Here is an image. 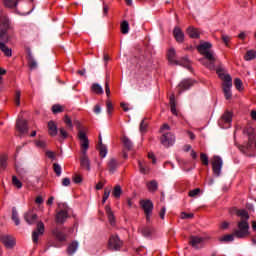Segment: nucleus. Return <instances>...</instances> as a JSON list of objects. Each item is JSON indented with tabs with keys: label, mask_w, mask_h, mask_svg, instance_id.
I'll list each match as a JSON object with an SVG mask.
<instances>
[{
	"label": "nucleus",
	"mask_w": 256,
	"mask_h": 256,
	"mask_svg": "<svg viewBox=\"0 0 256 256\" xmlns=\"http://www.w3.org/2000/svg\"><path fill=\"white\" fill-rule=\"evenodd\" d=\"M212 47H213V44H211V42L205 41L199 44V46H197V50L201 55L204 56V58L200 60L201 64L204 65L209 70L217 71L218 69H216V66H215L216 54L214 50H211Z\"/></svg>",
	"instance_id": "nucleus-1"
},
{
	"label": "nucleus",
	"mask_w": 256,
	"mask_h": 256,
	"mask_svg": "<svg viewBox=\"0 0 256 256\" xmlns=\"http://www.w3.org/2000/svg\"><path fill=\"white\" fill-rule=\"evenodd\" d=\"M236 215L240 217L241 220L238 221V229H235L234 234L236 235V238L243 239L249 234V214L246 210L240 209L236 210Z\"/></svg>",
	"instance_id": "nucleus-2"
},
{
	"label": "nucleus",
	"mask_w": 256,
	"mask_h": 256,
	"mask_svg": "<svg viewBox=\"0 0 256 256\" xmlns=\"http://www.w3.org/2000/svg\"><path fill=\"white\" fill-rule=\"evenodd\" d=\"M217 75L221 80H223L222 90L226 100H231L233 98V93H231V87H233V79L231 75H225V69L220 66L217 68Z\"/></svg>",
	"instance_id": "nucleus-3"
},
{
	"label": "nucleus",
	"mask_w": 256,
	"mask_h": 256,
	"mask_svg": "<svg viewBox=\"0 0 256 256\" xmlns=\"http://www.w3.org/2000/svg\"><path fill=\"white\" fill-rule=\"evenodd\" d=\"M243 133L248 136V142L246 145H238V149L243 155L251 157L249 153L254 149L255 130L252 127H247L243 130Z\"/></svg>",
	"instance_id": "nucleus-4"
},
{
	"label": "nucleus",
	"mask_w": 256,
	"mask_h": 256,
	"mask_svg": "<svg viewBox=\"0 0 256 256\" xmlns=\"http://www.w3.org/2000/svg\"><path fill=\"white\" fill-rule=\"evenodd\" d=\"M175 57H176V52H175L174 48H170L167 53L168 62L171 65L182 66L183 68L187 69L188 71H192V66H191V62H190L189 58H186V56H185L184 58H181L180 60H175Z\"/></svg>",
	"instance_id": "nucleus-5"
},
{
	"label": "nucleus",
	"mask_w": 256,
	"mask_h": 256,
	"mask_svg": "<svg viewBox=\"0 0 256 256\" xmlns=\"http://www.w3.org/2000/svg\"><path fill=\"white\" fill-rule=\"evenodd\" d=\"M175 141H176V137L171 132L162 133V136L160 137L161 145H163V147H166V148L172 147Z\"/></svg>",
	"instance_id": "nucleus-6"
},
{
	"label": "nucleus",
	"mask_w": 256,
	"mask_h": 256,
	"mask_svg": "<svg viewBox=\"0 0 256 256\" xmlns=\"http://www.w3.org/2000/svg\"><path fill=\"white\" fill-rule=\"evenodd\" d=\"M140 206H142V210L144 211L146 221H150V216L154 209V204L151 200H140Z\"/></svg>",
	"instance_id": "nucleus-7"
},
{
	"label": "nucleus",
	"mask_w": 256,
	"mask_h": 256,
	"mask_svg": "<svg viewBox=\"0 0 256 256\" xmlns=\"http://www.w3.org/2000/svg\"><path fill=\"white\" fill-rule=\"evenodd\" d=\"M123 246V241L120 239L118 235H111L109 239L108 248L111 251H119Z\"/></svg>",
	"instance_id": "nucleus-8"
},
{
	"label": "nucleus",
	"mask_w": 256,
	"mask_h": 256,
	"mask_svg": "<svg viewBox=\"0 0 256 256\" xmlns=\"http://www.w3.org/2000/svg\"><path fill=\"white\" fill-rule=\"evenodd\" d=\"M45 227L43 221H36V229L33 231V244L36 245L39 242V238L43 236Z\"/></svg>",
	"instance_id": "nucleus-9"
},
{
	"label": "nucleus",
	"mask_w": 256,
	"mask_h": 256,
	"mask_svg": "<svg viewBox=\"0 0 256 256\" xmlns=\"http://www.w3.org/2000/svg\"><path fill=\"white\" fill-rule=\"evenodd\" d=\"M212 169L213 173L217 176H221V172L223 169V159L220 156H214L212 161Z\"/></svg>",
	"instance_id": "nucleus-10"
},
{
	"label": "nucleus",
	"mask_w": 256,
	"mask_h": 256,
	"mask_svg": "<svg viewBox=\"0 0 256 256\" xmlns=\"http://www.w3.org/2000/svg\"><path fill=\"white\" fill-rule=\"evenodd\" d=\"M16 129L22 135H24L25 133H28L29 132V125H28L27 120H25L23 118H18L16 120Z\"/></svg>",
	"instance_id": "nucleus-11"
},
{
	"label": "nucleus",
	"mask_w": 256,
	"mask_h": 256,
	"mask_svg": "<svg viewBox=\"0 0 256 256\" xmlns=\"http://www.w3.org/2000/svg\"><path fill=\"white\" fill-rule=\"evenodd\" d=\"M78 137L81 143L82 155H85V153H87V150L89 149V140L86 134L81 130H79Z\"/></svg>",
	"instance_id": "nucleus-12"
},
{
	"label": "nucleus",
	"mask_w": 256,
	"mask_h": 256,
	"mask_svg": "<svg viewBox=\"0 0 256 256\" xmlns=\"http://www.w3.org/2000/svg\"><path fill=\"white\" fill-rule=\"evenodd\" d=\"M11 29V22L9 21V18L7 15L3 13V11L0 12V31H9Z\"/></svg>",
	"instance_id": "nucleus-13"
},
{
	"label": "nucleus",
	"mask_w": 256,
	"mask_h": 256,
	"mask_svg": "<svg viewBox=\"0 0 256 256\" xmlns=\"http://www.w3.org/2000/svg\"><path fill=\"white\" fill-rule=\"evenodd\" d=\"M64 209H61L60 211L57 212L55 220L57 224H64L66 219L69 218L68 212H67V207L65 204H63Z\"/></svg>",
	"instance_id": "nucleus-14"
},
{
	"label": "nucleus",
	"mask_w": 256,
	"mask_h": 256,
	"mask_svg": "<svg viewBox=\"0 0 256 256\" xmlns=\"http://www.w3.org/2000/svg\"><path fill=\"white\" fill-rule=\"evenodd\" d=\"M0 241L7 249H13L15 247V238L9 235L0 236Z\"/></svg>",
	"instance_id": "nucleus-15"
},
{
	"label": "nucleus",
	"mask_w": 256,
	"mask_h": 256,
	"mask_svg": "<svg viewBox=\"0 0 256 256\" xmlns=\"http://www.w3.org/2000/svg\"><path fill=\"white\" fill-rule=\"evenodd\" d=\"M195 84V81L193 80H183L179 85H178V93L182 94V92L189 90L191 87H193Z\"/></svg>",
	"instance_id": "nucleus-16"
},
{
	"label": "nucleus",
	"mask_w": 256,
	"mask_h": 256,
	"mask_svg": "<svg viewBox=\"0 0 256 256\" xmlns=\"http://www.w3.org/2000/svg\"><path fill=\"white\" fill-rule=\"evenodd\" d=\"M138 232H140L144 238H151L155 232V229L151 226H142L138 228Z\"/></svg>",
	"instance_id": "nucleus-17"
},
{
	"label": "nucleus",
	"mask_w": 256,
	"mask_h": 256,
	"mask_svg": "<svg viewBox=\"0 0 256 256\" xmlns=\"http://www.w3.org/2000/svg\"><path fill=\"white\" fill-rule=\"evenodd\" d=\"M173 36L175 38V40L178 42V43H183L184 42V32L181 30L180 27L178 26H175L174 29H173Z\"/></svg>",
	"instance_id": "nucleus-18"
},
{
	"label": "nucleus",
	"mask_w": 256,
	"mask_h": 256,
	"mask_svg": "<svg viewBox=\"0 0 256 256\" xmlns=\"http://www.w3.org/2000/svg\"><path fill=\"white\" fill-rule=\"evenodd\" d=\"M205 241L204 237H199V236H190L189 238V243L191 244L192 247L198 249L199 245Z\"/></svg>",
	"instance_id": "nucleus-19"
},
{
	"label": "nucleus",
	"mask_w": 256,
	"mask_h": 256,
	"mask_svg": "<svg viewBox=\"0 0 256 256\" xmlns=\"http://www.w3.org/2000/svg\"><path fill=\"white\" fill-rule=\"evenodd\" d=\"M80 164L83 169H86L88 172H90V170H91L90 160L87 156V153L82 154V156L80 158Z\"/></svg>",
	"instance_id": "nucleus-20"
},
{
	"label": "nucleus",
	"mask_w": 256,
	"mask_h": 256,
	"mask_svg": "<svg viewBox=\"0 0 256 256\" xmlns=\"http://www.w3.org/2000/svg\"><path fill=\"white\" fill-rule=\"evenodd\" d=\"M52 234L59 242H64L66 240V235L59 228H54Z\"/></svg>",
	"instance_id": "nucleus-21"
},
{
	"label": "nucleus",
	"mask_w": 256,
	"mask_h": 256,
	"mask_svg": "<svg viewBox=\"0 0 256 256\" xmlns=\"http://www.w3.org/2000/svg\"><path fill=\"white\" fill-rule=\"evenodd\" d=\"M187 34L192 39H199L200 38V31L197 28L192 27V26H189L187 28Z\"/></svg>",
	"instance_id": "nucleus-22"
},
{
	"label": "nucleus",
	"mask_w": 256,
	"mask_h": 256,
	"mask_svg": "<svg viewBox=\"0 0 256 256\" xmlns=\"http://www.w3.org/2000/svg\"><path fill=\"white\" fill-rule=\"evenodd\" d=\"M235 237H237V235L235 234V229H234V232L232 234H226L222 237L219 238V241L221 243H229V242H233L235 241Z\"/></svg>",
	"instance_id": "nucleus-23"
},
{
	"label": "nucleus",
	"mask_w": 256,
	"mask_h": 256,
	"mask_svg": "<svg viewBox=\"0 0 256 256\" xmlns=\"http://www.w3.org/2000/svg\"><path fill=\"white\" fill-rule=\"evenodd\" d=\"M119 166L118 161L115 158H111L108 162V169L111 174H114Z\"/></svg>",
	"instance_id": "nucleus-24"
},
{
	"label": "nucleus",
	"mask_w": 256,
	"mask_h": 256,
	"mask_svg": "<svg viewBox=\"0 0 256 256\" xmlns=\"http://www.w3.org/2000/svg\"><path fill=\"white\" fill-rule=\"evenodd\" d=\"M48 133L52 137L56 136L58 133L57 125L55 124L54 121H49L48 122Z\"/></svg>",
	"instance_id": "nucleus-25"
},
{
	"label": "nucleus",
	"mask_w": 256,
	"mask_h": 256,
	"mask_svg": "<svg viewBox=\"0 0 256 256\" xmlns=\"http://www.w3.org/2000/svg\"><path fill=\"white\" fill-rule=\"evenodd\" d=\"M24 221L28 224V225H33V209H28L25 213H24Z\"/></svg>",
	"instance_id": "nucleus-26"
},
{
	"label": "nucleus",
	"mask_w": 256,
	"mask_h": 256,
	"mask_svg": "<svg viewBox=\"0 0 256 256\" xmlns=\"http://www.w3.org/2000/svg\"><path fill=\"white\" fill-rule=\"evenodd\" d=\"M169 104H170L171 113L174 114L175 116H178V112H177V109H176L175 95H171L169 97Z\"/></svg>",
	"instance_id": "nucleus-27"
},
{
	"label": "nucleus",
	"mask_w": 256,
	"mask_h": 256,
	"mask_svg": "<svg viewBox=\"0 0 256 256\" xmlns=\"http://www.w3.org/2000/svg\"><path fill=\"white\" fill-rule=\"evenodd\" d=\"M25 51L28 59L30 69H33V54L31 53V46L25 45Z\"/></svg>",
	"instance_id": "nucleus-28"
},
{
	"label": "nucleus",
	"mask_w": 256,
	"mask_h": 256,
	"mask_svg": "<svg viewBox=\"0 0 256 256\" xmlns=\"http://www.w3.org/2000/svg\"><path fill=\"white\" fill-rule=\"evenodd\" d=\"M77 249H78V242L72 241L71 244H69V246L67 248L68 255L73 256L74 253L77 251Z\"/></svg>",
	"instance_id": "nucleus-29"
},
{
	"label": "nucleus",
	"mask_w": 256,
	"mask_h": 256,
	"mask_svg": "<svg viewBox=\"0 0 256 256\" xmlns=\"http://www.w3.org/2000/svg\"><path fill=\"white\" fill-rule=\"evenodd\" d=\"M9 43V34L3 30H0V46L7 45Z\"/></svg>",
	"instance_id": "nucleus-30"
},
{
	"label": "nucleus",
	"mask_w": 256,
	"mask_h": 256,
	"mask_svg": "<svg viewBox=\"0 0 256 256\" xmlns=\"http://www.w3.org/2000/svg\"><path fill=\"white\" fill-rule=\"evenodd\" d=\"M2 53H4L5 57H12L13 50L7 46V44H2L0 46Z\"/></svg>",
	"instance_id": "nucleus-31"
},
{
	"label": "nucleus",
	"mask_w": 256,
	"mask_h": 256,
	"mask_svg": "<svg viewBox=\"0 0 256 256\" xmlns=\"http://www.w3.org/2000/svg\"><path fill=\"white\" fill-rule=\"evenodd\" d=\"M12 221H14L15 225H21V220L19 219V212L16 207L12 208Z\"/></svg>",
	"instance_id": "nucleus-32"
},
{
	"label": "nucleus",
	"mask_w": 256,
	"mask_h": 256,
	"mask_svg": "<svg viewBox=\"0 0 256 256\" xmlns=\"http://www.w3.org/2000/svg\"><path fill=\"white\" fill-rule=\"evenodd\" d=\"M106 213L108 215V219H109V222L112 226L115 225V216H114V213L112 212L110 206H106Z\"/></svg>",
	"instance_id": "nucleus-33"
},
{
	"label": "nucleus",
	"mask_w": 256,
	"mask_h": 256,
	"mask_svg": "<svg viewBox=\"0 0 256 256\" xmlns=\"http://www.w3.org/2000/svg\"><path fill=\"white\" fill-rule=\"evenodd\" d=\"M8 159H9V157H7V155H5V154L0 156V169H2V171H5L7 169Z\"/></svg>",
	"instance_id": "nucleus-34"
},
{
	"label": "nucleus",
	"mask_w": 256,
	"mask_h": 256,
	"mask_svg": "<svg viewBox=\"0 0 256 256\" xmlns=\"http://www.w3.org/2000/svg\"><path fill=\"white\" fill-rule=\"evenodd\" d=\"M147 189L150 192H156L158 190V182L156 180H151L147 183Z\"/></svg>",
	"instance_id": "nucleus-35"
},
{
	"label": "nucleus",
	"mask_w": 256,
	"mask_h": 256,
	"mask_svg": "<svg viewBox=\"0 0 256 256\" xmlns=\"http://www.w3.org/2000/svg\"><path fill=\"white\" fill-rule=\"evenodd\" d=\"M3 3L8 9H13L14 7H17L19 0H3Z\"/></svg>",
	"instance_id": "nucleus-36"
},
{
	"label": "nucleus",
	"mask_w": 256,
	"mask_h": 256,
	"mask_svg": "<svg viewBox=\"0 0 256 256\" xmlns=\"http://www.w3.org/2000/svg\"><path fill=\"white\" fill-rule=\"evenodd\" d=\"M122 143H124V147L128 149V151H131L133 149V142L126 136L122 138Z\"/></svg>",
	"instance_id": "nucleus-37"
},
{
	"label": "nucleus",
	"mask_w": 256,
	"mask_h": 256,
	"mask_svg": "<svg viewBox=\"0 0 256 256\" xmlns=\"http://www.w3.org/2000/svg\"><path fill=\"white\" fill-rule=\"evenodd\" d=\"M244 59L246 61H252L254 59H256V52L255 50H248V52H246Z\"/></svg>",
	"instance_id": "nucleus-38"
},
{
	"label": "nucleus",
	"mask_w": 256,
	"mask_h": 256,
	"mask_svg": "<svg viewBox=\"0 0 256 256\" xmlns=\"http://www.w3.org/2000/svg\"><path fill=\"white\" fill-rule=\"evenodd\" d=\"M15 169L19 175H25V173H27L25 168H23V164H21L20 162H15Z\"/></svg>",
	"instance_id": "nucleus-39"
},
{
	"label": "nucleus",
	"mask_w": 256,
	"mask_h": 256,
	"mask_svg": "<svg viewBox=\"0 0 256 256\" xmlns=\"http://www.w3.org/2000/svg\"><path fill=\"white\" fill-rule=\"evenodd\" d=\"M222 120L225 123H231L233 121V114L229 111H226L224 115L222 116Z\"/></svg>",
	"instance_id": "nucleus-40"
},
{
	"label": "nucleus",
	"mask_w": 256,
	"mask_h": 256,
	"mask_svg": "<svg viewBox=\"0 0 256 256\" xmlns=\"http://www.w3.org/2000/svg\"><path fill=\"white\" fill-rule=\"evenodd\" d=\"M121 31L124 35L129 33V22L127 20L122 21Z\"/></svg>",
	"instance_id": "nucleus-41"
},
{
	"label": "nucleus",
	"mask_w": 256,
	"mask_h": 256,
	"mask_svg": "<svg viewBox=\"0 0 256 256\" xmlns=\"http://www.w3.org/2000/svg\"><path fill=\"white\" fill-rule=\"evenodd\" d=\"M121 194H122L121 186L120 185H116L114 190H113V196L116 199H119L121 197Z\"/></svg>",
	"instance_id": "nucleus-42"
},
{
	"label": "nucleus",
	"mask_w": 256,
	"mask_h": 256,
	"mask_svg": "<svg viewBox=\"0 0 256 256\" xmlns=\"http://www.w3.org/2000/svg\"><path fill=\"white\" fill-rule=\"evenodd\" d=\"M12 185H14V187L17 189H21V187H23V183L17 179V176H12Z\"/></svg>",
	"instance_id": "nucleus-43"
},
{
	"label": "nucleus",
	"mask_w": 256,
	"mask_h": 256,
	"mask_svg": "<svg viewBox=\"0 0 256 256\" xmlns=\"http://www.w3.org/2000/svg\"><path fill=\"white\" fill-rule=\"evenodd\" d=\"M98 149L100 151V155L104 158L106 157L108 150H107V146L104 144H100L98 145Z\"/></svg>",
	"instance_id": "nucleus-44"
},
{
	"label": "nucleus",
	"mask_w": 256,
	"mask_h": 256,
	"mask_svg": "<svg viewBox=\"0 0 256 256\" xmlns=\"http://www.w3.org/2000/svg\"><path fill=\"white\" fill-rule=\"evenodd\" d=\"M34 144L36 147H38V149H45L46 147V142L42 139H36L34 141Z\"/></svg>",
	"instance_id": "nucleus-45"
},
{
	"label": "nucleus",
	"mask_w": 256,
	"mask_h": 256,
	"mask_svg": "<svg viewBox=\"0 0 256 256\" xmlns=\"http://www.w3.org/2000/svg\"><path fill=\"white\" fill-rule=\"evenodd\" d=\"M92 91L95 92L96 94H103L104 93L103 88L97 83L92 85Z\"/></svg>",
	"instance_id": "nucleus-46"
},
{
	"label": "nucleus",
	"mask_w": 256,
	"mask_h": 256,
	"mask_svg": "<svg viewBox=\"0 0 256 256\" xmlns=\"http://www.w3.org/2000/svg\"><path fill=\"white\" fill-rule=\"evenodd\" d=\"M53 170H54V173L56 174L57 177L61 176L62 168L58 163L53 164Z\"/></svg>",
	"instance_id": "nucleus-47"
},
{
	"label": "nucleus",
	"mask_w": 256,
	"mask_h": 256,
	"mask_svg": "<svg viewBox=\"0 0 256 256\" xmlns=\"http://www.w3.org/2000/svg\"><path fill=\"white\" fill-rule=\"evenodd\" d=\"M200 160L203 163L204 166H209V157L205 153L200 154Z\"/></svg>",
	"instance_id": "nucleus-48"
},
{
	"label": "nucleus",
	"mask_w": 256,
	"mask_h": 256,
	"mask_svg": "<svg viewBox=\"0 0 256 256\" xmlns=\"http://www.w3.org/2000/svg\"><path fill=\"white\" fill-rule=\"evenodd\" d=\"M51 110L54 114H57V113L63 112L64 108L59 104H55V105L52 106Z\"/></svg>",
	"instance_id": "nucleus-49"
},
{
	"label": "nucleus",
	"mask_w": 256,
	"mask_h": 256,
	"mask_svg": "<svg viewBox=\"0 0 256 256\" xmlns=\"http://www.w3.org/2000/svg\"><path fill=\"white\" fill-rule=\"evenodd\" d=\"M138 167L140 168V173L146 175L149 173V168L145 167L142 162H138Z\"/></svg>",
	"instance_id": "nucleus-50"
},
{
	"label": "nucleus",
	"mask_w": 256,
	"mask_h": 256,
	"mask_svg": "<svg viewBox=\"0 0 256 256\" xmlns=\"http://www.w3.org/2000/svg\"><path fill=\"white\" fill-rule=\"evenodd\" d=\"M234 85H235L237 90H239V91L243 90V82L241 81V79L236 78L234 80Z\"/></svg>",
	"instance_id": "nucleus-51"
},
{
	"label": "nucleus",
	"mask_w": 256,
	"mask_h": 256,
	"mask_svg": "<svg viewBox=\"0 0 256 256\" xmlns=\"http://www.w3.org/2000/svg\"><path fill=\"white\" fill-rule=\"evenodd\" d=\"M110 194H111V189L110 188H105L104 195H103V200H102L103 204L106 203V201L110 197Z\"/></svg>",
	"instance_id": "nucleus-52"
},
{
	"label": "nucleus",
	"mask_w": 256,
	"mask_h": 256,
	"mask_svg": "<svg viewBox=\"0 0 256 256\" xmlns=\"http://www.w3.org/2000/svg\"><path fill=\"white\" fill-rule=\"evenodd\" d=\"M200 193H201V189H200V188H196V189L190 190V191H189V197L195 198V197H197Z\"/></svg>",
	"instance_id": "nucleus-53"
},
{
	"label": "nucleus",
	"mask_w": 256,
	"mask_h": 256,
	"mask_svg": "<svg viewBox=\"0 0 256 256\" xmlns=\"http://www.w3.org/2000/svg\"><path fill=\"white\" fill-rule=\"evenodd\" d=\"M147 127H148V123L146 122V118H144L142 122H140V132L142 133L145 132Z\"/></svg>",
	"instance_id": "nucleus-54"
},
{
	"label": "nucleus",
	"mask_w": 256,
	"mask_h": 256,
	"mask_svg": "<svg viewBox=\"0 0 256 256\" xmlns=\"http://www.w3.org/2000/svg\"><path fill=\"white\" fill-rule=\"evenodd\" d=\"M17 107L21 105V91H16L15 99H14Z\"/></svg>",
	"instance_id": "nucleus-55"
},
{
	"label": "nucleus",
	"mask_w": 256,
	"mask_h": 256,
	"mask_svg": "<svg viewBox=\"0 0 256 256\" xmlns=\"http://www.w3.org/2000/svg\"><path fill=\"white\" fill-rule=\"evenodd\" d=\"M64 122H65V124L67 125V127H68L69 129H72V128H73L72 120L70 119V117H69L68 115H66V116L64 117Z\"/></svg>",
	"instance_id": "nucleus-56"
},
{
	"label": "nucleus",
	"mask_w": 256,
	"mask_h": 256,
	"mask_svg": "<svg viewBox=\"0 0 256 256\" xmlns=\"http://www.w3.org/2000/svg\"><path fill=\"white\" fill-rule=\"evenodd\" d=\"M194 217L193 213H186V212H182L181 213V219L185 220V219H191Z\"/></svg>",
	"instance_id": "nucleus-57"
},
{
	"label": "nucleus",
	"mask_w": 256,
	"mask_h": 256,
	"mask_svg": "<svg viewBox=\"0 0 256 256\" xmlns=\"http://www.w3.org/2000/svg\"><path fill=\"white\" fill-rule=\"evenodd\" d=\"M221 38H222L224 44L226 46H229V41L231 40V37L229 35L222 34Z\"/></svg>",
	"instance_id": "nucleus-58"
},
{
	"label": "nucleus",
	"mask_w": 256,
	"mask_h": 256,
	"mask_svg": "<svg viewBox=\"0 0 256 256\" xmlns=\"http://www.w3.org/2000/svg\"><path fill=\"white\" fill-rule=\"evenodd\" d=\"M73 181H74L75 184H80V183L82 182V177H81V175L75 174V175L73 176Z\"/></svg>",
	"instance_id": "nucleus-59"
},
{
	"label": "nucleus",
	"mask_w": 256,
	"mask_h": 256,
	"mask_svg": "<svg viewBox=\"0 0 256 256\" xmlns=\"http://www.w3.org/2000/svg\"><path fill=\"white\" fill-rule=\"evenodd\" d=\"M35 203H36L37 205L41 206V204L44 203L43 196L38 195V196L36 197V199H35Z\"/></svg>",
	"instance_id": "nucleus-60"
},
{
	"label": "nucleus",
	"mask_w": 256,
	"mask_h": 256,
	"mask_svg": "<svg viewBox=\"0 0 256 256\" xmlns=\"http://www.w3.org/2000/svg\"><path fill=\"white\" fill-rule=\"evenodd\" d=\"M106 105H107V112L109 114H111V112L113 111L114 107H113V104L111 103V101H107L106 102Z\"/></svg>",
	"instance_id": "nucleus-61"
},
{
	"label": "nucleus",
	"mask_w": 256,
	"mask_h": 256,
	"mask_svg": "<svg viewBox=\"0 0 256 256\" xmlns=\"http://www.w3.org/2000/svg\"><path fill=\"white\" fill-rule=\"evenodd\" d=\"M165 130H171V127H170L168 124L162 125V127L160 128V132H161L162 134L168 133V132H165Z\"/></svg>",
	"instance_id": "nucleus-62"
},
{
	"label": "nucleus",
	"mask_w": 256,
	"mask_h": 256,
	"mask_svg": "<svg viewBox=\"0 0 256 256\" xmlns=\"http://www.w3.org/2000/svg\"><path fill=\"white\" fill-rule=\"evenodd\" d=\"M62 185L64 186V187H69L70 186V179L69 178H63V180H62Z\"/></svg>",
	"instance_id": "nucleus-63"
},
{
	"label": "nucleus",
	"mask_w": 256,
	"mask_h": 256,
	"mask_svg": "<svg viewBox=\"0 0 256 256\" xmlns=\"http://www.w3.org/2000/svg\"><path fill=\"white\" fill-rule=\"evenodd\" d=\"M46 156H47L49 159H55V153L52 152V151H47V152H46Z\"/></svg>",
	"instance_id": "nucleus-64"
}]
</instances>
